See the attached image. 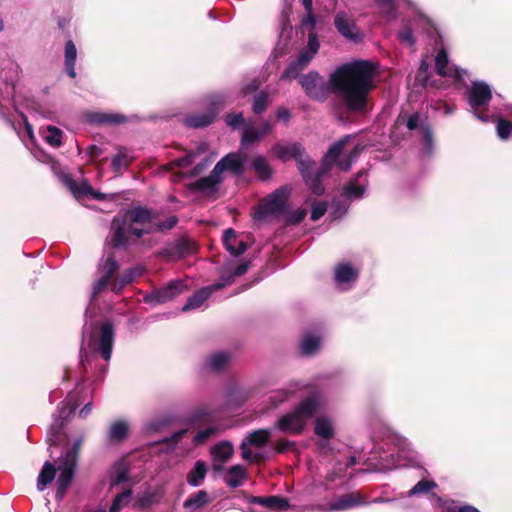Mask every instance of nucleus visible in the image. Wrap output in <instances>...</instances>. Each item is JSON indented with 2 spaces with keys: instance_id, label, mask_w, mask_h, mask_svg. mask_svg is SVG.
<instances>
[{
  "instance_id": "nucleus-1",
  "label": "nucleus",
  "mask_w": 512,
  "mask_h": 512,
  "mask_svg": "<svg viewBox=\"0 0 512 512\" xmlns=\"http://www.w3.org/2000/svg\"><path fill=\"white\" fill-rule=\"evenodd\" d=\"M375 74V66L370 61L354 60L336 67L328 83L317 71L301 76L299 82L307 96L314 100L325 101L331 91L349 111L365 113L370 92L375 87Z\"/></svg>"
},
{
  "instance_id": "nucleus-2",
  "label": "nucleus",
  "mask_w": 512,
  "mask_h": 512,
  "mask_svg": "<svg viewBox=\"0 0 512 512\" xmlns=\"http://www.w3.org/2000/svg\"><path fill=\"white\" fill-rule=\"evenodd\" d=\"M350 136H345L332 144L324 155L320 167H316L315 162L306 153L304 147L298 143H277L272 151L281 161L286 162L291 159L297 163V168L305 184L311 192L317 196L324 193L325 188L322 184V178L330 171L337 162Z\"/></svg>"
},
{
  "instance_id": "nucleus-3",
  "label": "nucleus",
  "mask_w": 512,
  "mask_h": 512,
  "mask_svg": "<svg viewBox=\"0 0 512 512\" xmlns=\"http://www.w3.org/2000/svg\"><path fill=\"white\" fill-rule=\"evenodd\" d=\"M248 169H256V129L245 126L238 152L229 153L223 157L208 176L194 183V187L205 197L215 199L219 186L224 180L225 171L241 175Z\"/></svg>"
},
{
  "instance_id": "nucleus-4",
  "label": "nucleus",
  "mask_w": 512,
  "mask_h": 512,
  "mask_svg": "<svg viewBox=\"0 0 512 512\" xmlns=\"http://www.w3.org/2000/svg\"><path fill=\"white\" fill-rule=\"evenodd\" d=\"M156 212L152 209L136 206L115 216L111 223L109 243L112 247H124L131 237L139 239L155 232Z\"/></svg>"
},
{
  "instance_id": "nucleus-5",
  "label": "nucleus",
  "mask_w": 512,
  "mask_h": 512,
  "mask_svg": "<svg viewBox=\"0 0 512 512\" xmlns=\"http://www.w3.org/2000/svg\"><path fill=\"white\" fill-rule=\"evenodd\" d=\"M82 444V438H78L73 442V445L64 451L59 457L58 470L60 474L56 481V500L62 501L65 494L70 487L78 460V452ZM57 468L54 464L46 461L38 475L37 489L44 491L46 487L52 483L56 476Z\"/></svg>"
},
{
  "instance_id": "nucleus-6",
  "label": "nucleus",
  "mask_w": 512,
  "mask_h": 512,
  "mask_svg": "<svg viewBox=\"0 0 512 512\" xmlns=\"http://www.w3.org/2000/svg\"><path fill=\"white\" fill-rule=\"evenodd\" d=\"M119 269V265L112 255H108L106 258H102L98 264L97 279L93 284L90 304L94 305L97 297L109 287L112 292L118 294L122 289L131 283L137 276L141 275L142 269L139 267H133L127 270L121 276L115 277L116 272Z\"/></svg>"
},
{
  "instance_id": "nucleus-7",
  "label": "nucleus",
  "mask_w": 512,
  "mask_h": 512,
  "mask_svg": "<svg viewBox=\"0 0 512 512\" xmlns=\"http://www.w3.org/2000/svg\"><path fill=\"white\" fill-rule=\"evenodd\" d=\"M322 407V395L317 391H312L302 398L291 411L281 416L277 426L284 432L301 434Z\"/></svg>"
},
{
  "instance_id": "nucleus-8",
  "label": "nucleus",
  "mask_w": 512,
  "mask_h": 512,
  "mask_svg": "<svg viewBox=\"0 0 512 512\" xmlns=\"http://www.w3.org/2000/svg\"><path fill=\"white\" fill-rule=\"evenodd\" d=\"M249 267L250 262L228 260L220 271L219 280L212 285L196 291L188 298L187 302L182 307V311L186 312L200 308L213 292L232 284L235 278L244 275Z\"/></svg>"
},
{
  "instance_id": "nucleus-9",
  "label": "nucleus",
  "mask_w": 512,
  "mask_h": 512,
  "mask_svg": "<svg viewBox=\"0 0 512 512\" xmlns=\"http://www.w3.org/2000/svg\"><path fill=\"white\" fill-rule=\"evenodd\" d=\"M387 443L394 446L397 453L394 451H383L375 463L372 464L373 471L387 472L401 466L400 458L416 460L419 458L418 454L414 451L412 443L404 436L398 433H390L387 436Z\"/></svg>"
},
{
  "instance_id": "nucleus-10",
  "label": "nucleus",
  "mask_w": 512,
  "mask_h": 512,
  "mask_svg": "<svg viewBox=\"0 0 512 512\" xmlns=\"http://www.w3.org/2000/svg\"><path fill=\"white\" fill-rule=\"evenodd\" d=\"M465 97L468 111L483 123L494 122V113H490L489 105L492 100V87L483 80L471 81Z\"/></svg>"
},
{
  "instance_id": "nucleus-11",
  "label": "nucleus",
  "mask_w": 512,
  "mask_h": 512,
  "mask_svg": "<svg viewBox=\"0 0 512 512\" xmlns=\"http://www.w3.org/2000/svg\"><path fill=\"white\" fill-rule=\"evenodd\" d=\"M90 313V308L85 312V319L87 320ZM89 334L88 345L95 352H98L105 361H109L112 355V349L115 339V329L111 322L105 321L99 326L91 327L89 329L88 322L86 321L83 328V340Z\"/></svg>"
},
{
  "instance_id": "nucleus-12",
  "label": "nucleus",
  "mask_w": 512,
  "mask_h": 512,
  "mask_svg": "<svg viewBox=\"0 0 512 512\" xmlns=\"http://www.w3.org/2000/svg\"><path fill=\"white\" fill-rule=\"evenodd\" d=\"M403 5L410 11L413 19H404L402 25L397 32L399 42L409 48L415 45L414 27L418 25H430V20L420 11L418 6L411 0H402Z\"/></svg>"
},
{
  "instance_id": "nucleus-13",
  "label": "nucleus",
  "mask_w": 512,
  "mask_h": 512,
  "mask_svg": "<svg viewBox=\"0 0 512 512\" xmlns=\"http://www.w3.org/2000/svg\"><path fill=\"white\" fill-rule=\"evenodd\" d=\"M78 407V402L75 399L74 394H69L66 399L58 407V416L54 418L52 425L50 426L47 433V442L49 446L60 445L66 440L67 436L62 431L63 421Z\"/></svg>"
},
{
  "instance_id": "nucleus-14",
  "label": "nucleus",
  "mask_w": 512,
  "mask_h": 512,
  "mask_svg": "<svg viewBox=\"0 0 512 512\" xmlns=\"http://www.w3.org/2000/svg\"><path fill=\"white\" fill-rule=\"evenodd\" d=\"M224 102V97L221 95L210 96L207 111L185 116L183 120L184 124L190 128H203L208 126L213 122L219 110L224 106Z\"/></svg>"
},
{
  "instance_id": "nucleus-15",
  "label": "nucleus",
  "mask_w": 512,
  "mask_h": 512,
  "mask_svg": "<svg viewBox=\"0 0 512 512\" xmlns=\"http://www.w3.org/2000/svg\"><path fill=\"white\" fill-rule=\"evenodd\" d=\"M337 32L347 41L360 43L363 40V33L355 18L345 10L336 12L333 21Z\"/></svg>"
},
{
  "instance_id": "nucleus-16",
  "label": "nucleus",
  "mask_w": 512,
  "mask_h": 512,
  "mask_svg": "<svg viewBox=\"0 0 512 512\" xmlns=\"http://www.w3.org/2000/svg\"><path fill=\"white\" fill-rule=\"evenodd\" d=\"M319 48L320 43L317 34L315 32L309 33L307 46L300 51L295 61L289 65L285 75L287 77L296 76L298 71L304 69L311 62Z\"/></svg>"
},
{
  "instance_id": "nucleus-17",
  "label": "nucleus",
  "mask_w": 512,
  "mask_h": 512,
  "mask_svg": "<svg viewBox=\"0 0 512 512\" xmlns=\"http://www.w3.org/2000/svg\"><path fill=\"white\" fill-rule=\"evenodd\" d=\"M435 68L438 75L451 78L458 83H464L465 77L469 75L467 70L451 64L446 51L443 49H441L435 57Z\"/></svg>"
},
{
  "instance_id": "nucleus-18",
  "label": "nucleus",
  "mask_w": 512,
  "mask_h": 512,
  "mask_svg": "<svg viewBox=\"0 0 512 512\" xmlns=\"http://www.w3.org/2000/svg\"><path fill=\"white\" fill-rule=\"evenodd\" d=\"M366 504H368V502H366L360 494L347 493L337 497L328 505H315L312 509L319 510L321 512H337Z\"/></svg>"
},
{
  "instance_id": "nucleus-19",
  "label": "nucleus",
  "mask_w": 512,
  "mask_h": 512,
  "mask_svg": "<svg viewBox=\"0 0 512 512\" xmlns=\"http://www.w3.org/2000/svg\"><path fill=\"white\" fill-rule=\"evenodd\" d=\"M291 191V186L283 185L280 188L276 189L274 192H272L267 197L265 201V207L263 209L258 205V219L262 216L264 212H268L271 214L281 213L285 209Z\"/></svg>"
},
{
  "instance_id": "nucleus-20",
  "label": "nucleus",
  "mask_w": 512,
  "mask_h": 512,
  "mask_svg": "<svg viewBox=\"0 0 512 512\" xmlns=\"http://www.w3.org/2000/svg\"><path fill=\"white\" fill-rule=\"evenodd\" d=\"M186 288L187 285L183 280H175L170 282L167 286L145 296L144 301L152 305L164 303L183 293Z\"/></svg>"
},
{
  "instance_id": "nucleus-21",
  "label": "nucleus",
  "mask_w": 512,
  "mask_h": 512,
  "mask_svg": "<svg viewBox=\"0 0 512 512\" xmlns=\"http://www.w3.org/2000/svg\"><path fill=\"white\" fill-rule=\"evenodd\" d=\"M305 385L301 382H290L284 388L270 392L265 395L263 401H270L272 406L277 407L279 404L298 397L304 390Z\"/></svg>"
},
{
  "instance_id": "nucleus-22",
  "label": "nucleus",
  "mask_w": 512,
  "mask_h": 512,
  "mask_svg": "<svg viewBox=\"0 0 512 512\" xmlns=\"http://www.w3.org/2000/svg\"><path fill=\"white\" fill-rule=\"evenodd\" d=\"M61 181L76 198H80L82 196H91L96 200L104 199V195L100 192L94 191L92 186L86 180H82L80 183H76V181L70 175L64 174L61 177Z\"/></svg>"
},
{
  "instance_id": "nucleus-23",
  "label": "nucleus",
  "mask_w": 512,
  "mask_h": 512,
  "mask_svg": "<svg viewBox=\"0 0 512 512\" xmlns=\"http://www.w3.org/2000/svg\"><path fill=\"white\" fill-rule=\"evenodd\" d=\"M367 185L368 179L366 172L359 171L355 177L344 186L342 195L350 201L360 199L364 196Z\"/></svg>"
},
{
  "instance_id": "nucleus-24",
  "label": "nucleus",
  "mask_w": 512,
  "mask_h": 512,
  "mask_svg": "<svg viewBox=\"0 0 512 512\" xmlns=\"http://www.w3.org/2000/svg\"><path fill=\"white\" fill-rule=\"evenodd\" d=\"M359 276V271L350 263H340L334 269V279L338 287L350 288Z\"/></svg>"
},
{
  "instance_id": "nucleus-25",
  "label": "nucleus",
  "mask_w": 512,
  "mask_h": 512,
  "mask_svg": "<svg viewBox=\"0 0 512 512\" xmlns=\"http://www.w3.org/2000/svg\"><path fill=\"white\" fill-rule=\"evenodd\" d=\"M223 244L228 253L234 258H237L247 251L246 242L240 239L232 228H228L224 231Z\"/></svg>"
},
{
  "instance_id": "nucleus-26",
  "label": "nucleus",
  "mask_w": 512,
  "mask_h": 512,
  "mask_svg": "<svg viewBox=\"0 0 512 512\" xmlns=\"http://www.w3.org/2000/svg\"><path fill=\"white\" fill-rule=\"evenodd\" d=\"M314 433L322 440L328 442L335 435L334 420L327 415H321L315 418Z\"/></svg>"
},
{
  "instance_id": "nucleus-27",
  "label": "nucleus",
  "mask_w": 512,
  "mask_h": 512,
  "mask_svg": "<svg viewBox=\"0 0 512 512\" xmlns=\"http://www.w3.org/2000/svg\"><path fill=\"white\" fill-rule=\"evenodd\" d=\"M234 452L230 442H221L212 449V457L214 460L213 468L215 471H221L222 465L232 456Z\"/></svg>"
},
{
  "instance_id": "nucleus-28",
  "label": "nucleus",
  "mask_w": 512,
  "mask_h": 512,
  "mask_svg": "<svg viewBox=\"0 0 512 512\" xmlns=\"http://www.w3.org/2000/svg\"><path fill=\"white\" fill-rule=\"evenodd\" d=\"M210 502H211V498H210L209 494L204 490H200L197 493L189 496L184 501L183 507L188 512H195Z\"/></svg>"
},
{
  "instance_id": "nucleus-29",
  "label": "nucleus",
  "mask_w": 512,
  "mask_h": 512,
  "mask_svg": "<svg viewBox=\"0 0 512 512\" xmlns=\"http://www.w3.org/2000/svg\"><path fill=\"white\" fill-rule=\"evenodd\" d=\"M321 339L316 334H305L299 344V349L302 355L312 356L320 348Z\"/></svg>"
},
{
  "instance_id": "nucleus-30",
  "label": "nucleus",
  "mask_w": 512,
  "mask_h": 512,
  "mask_svg": "<svg viewBox=\"0 0 512 512\" xmlns=\"http://www.w3.org/2000/svg\"><path fill=\"white\" fill-rule=\"evenodd\" d=\"M207 473V467L204 461L198 460L195 462L193 468L189 471L187 475V482L192 487L200 486Z\"/></svg>"
},
{
  "instance_id": "nucleus-31",
  "label": "nucleus",
  "mask_w": 512,
  "mask_h": 512,
  "mask_svg": "<svg viewBox=\"0 0 512 512\" xmlns=\"http://www.w3.org/2000/svg\"><path fill=\"white\" fill-rule=\"evenodd\" d=\"M246 479V470L241 465H234L227 470L224 478L229 487L236 488L241 486Z\"/></svg>"
},
{
  "instance_id": "nucleus-32",
  "label": "nucleus",
  "mask_w": 512,
  "mask_h": 512,
  "mask_svg": "<svg viewBox=\"0 0 512 512\" xmlns=\"http://www.w3.org/2000/svg\"><path fill=\"white\" fill-rule=\"evenodd\" d=\"M77 59V49L72 40H68L65 45V68L71 78L76 77L75 65Z\"/></svg>"
},
{
  "instance_id": "nucleus-33",
  "label": "nucleus",
  "mask_w": 512,
  "mask_h": 512,
  "mask_svg": "<svg viewBox=\"0 0 512 512\" xmlns=\"http://www.w3.org/2000/svg\"><path fill=\"white\" fill-rule=\"evenodd\" d=\"M43 140L51 147L58 148L62 145V131L56 126L49 125L41 131Z\"/></svg>"
},
{
  "instance_id": "nucleus-34",
  "label": "nucleus",
  "mask_w": 512,
  "mask_h": 512,
  "mask_svg": "<svg viewBox=\"0 0 512 512\" xmlns=\"http://www.w3.org/2000/svg\"><path fill=\"white\" fill-rule=\"evenodd\" d=\"M258 505L269 508L272 512H282L289 508L287 500L277 497H258Z\"/></svg>"
},
{
  "instance_id": "nucleus-35",
  "label": "nucleus",
  "mask_w": 512,
  "mask_h": 512,
  "mask_svg": "<svg viewBox=\"0 0 512 512\" xmlns=\"http://www.w3.org/2000/svg\"><path fill=\"white\" fill-rule=\"evenodd\" d=\"M230 357L227 353L219 351L211 354L206 359V366L215 372L223 370L229 363Z\"/></svg>"
},
{
  "instance_id": "nucleus-36",
  "label": "nucleus",
  "mask_w": 512,
  "mask_h": 512,
  "mask_svg": "<svg viewBox=\"0 0 512 512\" xmlns=\"http://www.w3.org/2000/svg\"><path fill=\"white\" fill-rule=\"evenodd\" d=\"M90 120L100 124H119L127 121V117L118 113H95Z\"/></svg>"
},
{
  "instance_id": "nucleus-37",
  "label": "nucleus",
  "mask_w": 512,
  "mask_h": 512,
  "mask_svg": "<svg viewBox=\"0 0 512 512\" xmlns=\"http://www.w3.org/2000/svg\"><path fill=\"white\" fill-rule=\"evenodd\" d=\"M377 6L379 7L383 16L388 20H394L397 18V9L400 7V3L395 2V0H375Z\"/></svg>"
},
{
  "instance_id": "nucleus-38",
  "label": "nucleus",
  "mask_w": 512,
  "mask_h": 512,
  "mask_svg": "<svg viewBox=\"0 0 512 512\" xmlns=\"http://www.w3.org/2000/svg\"><path fill=\"white\" fill-rule=\"evenodd\" d=\"M437 487V484L433 480L422 479L417 482L405 496L414 497L421 494H427Z\"/></svg>"
},
{
  "instance_id": "nucleus-39",
  "label": "nucleus",
  "mask_w": 512,
  "mask_h": 512,
  "mask_svg": "<svg viewBox=\"0 0 512 512\" xmlns=\"http://www.w3.org/2000/svg\"><path fill=\"white\" fill-rule=\"evenodd\" d=\"M128 435V425L125 421L114 422L109 430L108 437L111 441L120 442Z\"/></svg>"
},
{
  "instance_id": "nucleus-40",
  "label": "nucleus",
  "mask_w": 512,
  "mask_h": 512,
  "mask_svg": "<svg viewBox=\"0 0 512 512\" xmlns=\"http://www.w3.org/2000/svg\"><path fill=\"white\" fill-rule=\"evenodd\" d=\"M253 445H256V430L251 431L241 443V454L244 460L252 462L256 458V455L250 449V446Z\"/></svg>"
},
{
  "instance_id": "nucleus-41",
  "label": "nucleus",
  "mask_w": 512,
  "mask_h": 512,
  "mask_svg": "<svg viewBox=\"0 0 512 512\" xmlns=\"http://www.w3.org/2000/svg\"><path fill=\"white\" fill-rule=\"evenodd\" d=\"M132 498V490L127 489L115 496L112 505L110 506L109 512H120L126 507Z\"/></svg>"
},
{
  "instance_id": "nucleus-42",
  "label": "nucleus",
  "mask_w": 512,
  "mask_h": 512,
  "mask_svg": "<svg viewBox=\"0 0 512 512\" xmlns=\"http://www.w3.org/2000/svg\"><path fill=\"white\" fill-rule=\"evenodd\" d=\"M128 468L125 463L115 464L110 476L111 485H118L128 480Z\"/></svg>"
},
{
  "instance_id": "nucleus-43",
  "label": "nucleus",
  "mask_w": 512,
  "mask_h": 512,
  "mask_svg": "<svg viewBox=\"0 0 512 512\" xmlns=\"http://www.w3.org/2000/svg\"><path fill=\"white\" fill-rule=\"evenodd\" d=\"M494 121L497 122L496 131L498 137L502 140L508 139L512 132V123L502 118H498L496 114H494Z\"/></svg>"
},
{
  "instance_id": "nucleus-44",
  "label": "nucleus",
  "mask_w": 512,
  "mask_h": 512,
  "mask_svg": "<svg viewBox=\"0 0 512 512\" xmlns=\"http://www.w3.org/2000/svg\"><path fill=\"white\" fill-rule=\"evenodd\" d=\"M273 169L263 157L258 156V181H266L272 177Z\"/></svg>"
},
{
  "instance_id": "nucleus-45",
  "label": "nucleus",
  "mask_w": 512,
  "mask_h": 512,
  "mask_svg": "<svg viewBox=\"0 0 512 512\" xmlns=\"http://www.w3.org/2000/svg\"><path fill=\"white\" fill-rule=\"evenodd\" d=\"M422 138L424 143L425 152L431 155L434 149L433 132L428 125H422Z\"/></svg>"
},
{
  "instance_id": "nucleus-46",
  "label": "nucleus",
  "mask_w": 512,
  "mask_h": 512,
  "mask_svg": "<svg viewBox=\"0 0 512 512\" xmlns=\"http://www.w3.org/2000/svg\"><path fill=\"white\" fill-rule=\"evenodd\" d=\"M358 154H359V151H358V148L356 147L352 152L349 153V155H347L345 158L339 160L337 162V165L339 166V168L341 170L348 171L351 168L353 162L356 161Z\"/></svg>"
},
{
  "instance_id": "nucleus-47",
  "label": "nucleus",
  "mask_w": 512,
  "mask_h": 512,
  "mask_svg": "<svg viewBox=\"0 0 512 512\" xmlns=\"http://www.w3.org/2000/svg\"><path fill=\"white\" fill-rule=\"evenodd\" d=\"M327 211V203L324 201H316L312 204L311 220H319Z\"/></svg>"
},
{
  "instance_id": "nucleus-48",
  "label": "nucleus",
  "mask_w": 512,
  "mask_h": 512,
  "mask_svg": "<svg viewBox=\"0 0 512 512\" xmlns=\"http://www.w3.org/2000/svg\"><path fill=\"white\" fill-rule=\"evenodd\" d=\"M177 217L170 216L165 221H160L156 215L155 231L170 230L177 224Z\"/></svg>"
},
{
  "instance_id": "nucleus-49",
  "label": "nucleus",
  "mask_w": 512,
  "mask_h": 512,
  "mask_svg": "<svg viewBox=\"0 0 512 512\" xmlns=\"http://www.w3.org/2000/svg\"><path fill=\"white\" fill-rule=\"evenodd\" d=\"M215 431H216V428H213V427H209V428L199 431L193 437L194 444L201 445V444L205 443V441L208 438H210L215 433Z\"/></svg>"
},
{
  "instance_id": "nucleus-50",
  "label": "nucleus",
  "mask_w": 512,
  "mask_h": 512,
  "mask_svg": "<svg viewBox=\"0 0 512 512\" xmlns=\"http://www.w3.org/2000/svg\"><path fill=\"white\" fill-rule=\"evenodd\" d=\"M226 124L233 128L237 129L240 128L241 125L244 123V117L242 113H231L228 114L225 118Z\"/></svg>"
},
{
  "instance_id": "nucleus-51",
  "label": "nucleus",
  "mask_w": 512,
  "mask_h": 512,
  "mask_svg": "<svg viewBox=\"0 0 512 512\" xmlns=\"http://www.w3.org/2000/svg\"><path fill=\"white\" fill-rule=\"evenodd\" d=\"M306 214L305 209L291 211L286 216V223L292 225L298 224L305 218Z\"/></svg>"
},
{
  "instance_id": "nucleus-52",
  "label": "nucleus",
  "mask_w": 512,
  "mask_h": 512,
  "mask_svg": "<svg viewBox=\"0 0 512 512\" xmlns=\"http://www.w3.org/2000/svg\"><path fill=\"white\" fill-rule=\"evenodd\" d=\"M448 512H480L478 508L469 504H455L452 503L447 508Z\"/></svg>"
},
{
  "instance_id": "nucleus-53",
  "label": "nucleus",
  "mask_w": 512,
  "mask_h": 512,
  "mask_svg": "<svg viewBox=\"0 0 512 512\" xmlns=\"http://www.w3.org/2000/svg\"><path fill=\"white\" fill-rule=\"evenodd\" d=\"M335 473H330L326 476V481L325 482H321L319 484H316V482L314 481V483L312 484L311 488H308L309 490V493L313 494L314 493V489L315 488H318V487H321L324 491H329L330 490V487L328 485V482H331L335 479Z\"/></svg>"
},
{
  "instance_id": "nucleus-54",
  "label": "nucleus",
  "mask_w": 512,
  "mask_h": 512,
  "mask_svg": "<svg viewBox=\"0 0 512 512\" xmlns=\"http://www.w3.org/2000/svg\"><path fill=\"white\" fill-rule=\"evenodd\" d=\"M273 122L270 120L258 123V139L272 131Z\"/></svg>"
},
{
  "instance_id": "nucleus-55",
  "label": "nucleus",
  "mask_w": 512,
  "mask_h": 512,
  "mask_svg": "<svg viewBox=\"0 0 512 512\" xmlns=\"http://www.w3.org/2000/svg\"><path fill=\"white\" fill-rule=\"evenodd\" d=\"M128 161L126 156L122 153H118L112 160V165L116 171H119L122 167L126 166Z\"/></svg>"
},
{
  "instance_id": "nucleus-56",
  "label": "nucleus",
  "mask_w": 512,
  "mask_h": 512,
  "mask_svg": "<svg viewBox=\"0 0 512 512\" xmlns=\"http://www.w3.org/2000/svg\"><path fill=\"white\" fill-rule=\"evenodd\" d=\"M211 162H212V160L210 158H208V157H205L204 159H202L194 167V169L192 171V175L195 176V175L200 174L203 170L208 168V166L211 164Z\"/></svg>"
},
{
  "instance_id": "nucleus-57",
  "label": "nucleus",
  "mask_w": 512,
  "mask_h": 512,
  "mask_svg": "<svg viewBox=\"0 0 512 512\" xmlns=\"http://www.w3.org/2000/svg\"><path fill=\"white\" fill-rule=\"evenodd\" d=\"M420 122V115L418 113H414L409 116L406 125L409 130H415L420 126Z\"/></svg>"
},
{
  "instance_id": "nucleus-58",
  "label": "nucleus",
  "mask_w": 512,
  "mask_h": 512,
  "mask_svg": "<svg viewBox=\"0 0 512 512\" xmlns=\"http://www.w3.org/2000/svg\"><path fill=\"white\" fill-rule=\"evenodd\" d=\"M194 161H195V155L192 153H189L186 156L179 158L177 160V163L179 166L184 168V167H187V166H190L191 164H193Z\"/></svg>"
},
{
  "instance_id": "nucleus-59",
  "label": "nucleus",
  "mask_w": 512,
  "mask_h": 512,
  "mask_svg": "<svg viewBox=\"0 0 512 512\" xmlns=\"http://www.w3.org/2000/svg\"><path fill=\"white\" fill-rule=\"evenodd\" d=\"M276 117L279 120L287 122L290 119V112L285 108H278L276 111Z\"/></svg>"
},
{
  "instance_id": "nucleus-60",
  "label": "nucleus",
  "mask_w": 512,
  "mask_h": 512,
  "mask_svg": "<svg viewBox=\"0 0 512 512\" xmlns=\"http://www.w3.org/2000/svg\"><path fill=\"white\" fill-rule=\"evenodd\" d=\"M303 25H310L312 28H314L316 24V18L313 14V10L311 12H307L306 17L302 20Z\"/></svg>"
},
{
  "instance_id": "nucleus-61",
  "label": "nucleus",
  "mask_w": 512,
  "mask_h": 512,
  "mask_svg": "<svg viewBox=\"0 0 512 512\" xmlns=\"http://www.w3.org/2000/svg\"><path fill=\"white\" fill-rule=\"evenodd\" d=\"M92 411V402H88L79 412L80 418H86Z\"/></svg>"
},
{
  "instance_id": "nucleus-62",
  "label": "nucleus",
  "mask_w": 512,
  "mask_h": 512,
  "mask_svg": "<svg viewBox=\"0 0 512 512\" xmlns=\"http://www.w3.org/2000/svg\"><path fill=\"white\" fill-rule=\"evenodd\" d=\"M267 432L264 430L258 429V448L263 446L266 443Z\"/></svg>"
},
{
  "instance_id": "nucleus-63",
  "label": "nucleus",
  "mask_w": 512,
  "mask_h": 512,
  "mask_svg": "<svg viewBox=\"0 0 512 512\" xmlns=\"http://www.w3.org/2000/svg\"><path fill=\"white\" fill-rule=\"evenodd\" d=\"M266 95L258 93V114L265 108Z\"/></svg>"
},
{
  "instance_id": "nucleus-64",
  "label": "nucleus",
  "mask_w": 512,
  "mask_h": 512,
  "mask_svg": "<svg viewBox=\"0 0 512 512\" xmlns=\"http://www.w3.org/2000/svg\"><path fill=\"white\" fill-rule=\"evenodd\" d=\"M293 445H294L293 442L282 441V442L278 443L277 450H278V452H283V451L287 450L289 447H292Z\"/></svg>"
}]
</instances>
